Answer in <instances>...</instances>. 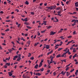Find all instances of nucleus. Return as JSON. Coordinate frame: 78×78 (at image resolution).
Here are the masks:
<instances>
[{
	"mask_svg": "<svg viewBox=\"0 0 78 78\" xmlns=\"http://www.w3.org/2000/svg\"><path fill=\"white\" fill-rule=\"evenodd\" d=\"M62 49H63V48H59L58 50V51H60V50H61Z\"/></svg>",
	"mask_w": 78,
	"mask_h": 78,
	"instance_id": "412c9836",
	"label": "nucleus"
},
{
	"mask_svg": "<svg viewBox=\"0 0 78 78\" xmlns=\"http://www.w3.org/2000/svg\"><path fill=\"white\" fill-rule=\"evenodd\" d=\"M8 74H9V76H11L12 75V73H11L10 72H9Z\"/></svg>",
	"mask_w": 78,
	"mask_h": 78,
	"instance_id": "423d86ee",
	"label": "nucleus"
},
{
	"mask_svg": "<svg viewBox=\"0 0 78 78\" xmlns=\"http://www.w3.org/2000/svg\"><path fill=\"white\" fill-rule=\"evenodd\" d=\"M45 31H46V30H45L43 31H41V33H45Z\"/></svg>",
	"mask_w": 78,
	"mask_h": 78,
	"instance_id": "c85d7f7f",
	"label": "nucleus"
},
{
	"mask_svg": "<svg viewBox=\"0 0 78 78\" xmlns=\"http://www.w3.org/2000/svg\"><path fill=\"white\" fill-rule=\"evenodd\" d=\"M75 6H76V7H78V3L77 4V5H75Z\"/></svg>",
	"mask_w": 78,
	"mask_h": 78,
	"instance_id": "774afa93",
	"label": "nucleus"
},
{
	"mask_svg": "<svg viewBox=\"0 0 78 78\" xmlns=\"http://www.w3.org/2000/svg\"><path fill=\"white\" fill-rule=\"evenodd\" d=\"M23 78H27L26 76H24L23 77Z\"/></svg>",
	"mask_w": 78,
	"mask_h": 78,
	"instance_id": "052dcab7",
	"label": "nucleus"
},
{
	"mask_svg": "<svg viewBox=\"0 0 78 78\" xmlns=\"http://www.w3.org/2000/svg\"><path fill=\"white\" fill-rule=\"evenodd\" d=\"M5 64L6 65L8 66H10V63H7Z\"/></svg>",
	"mask_w": 78,
	"mask_h": 78,
	"instance_id": "a211bd4d",
	"label": "nucleus"
},
{
	"mask_svg": "<svg viewBox=\"0 0 78 78\" xmlns=\"http://www.w3.org/2000/svg\"><path fill=\"white\" fill-rule=\"evenodd\" d=\"M39 44V43H35L34 46H36L37 45H38V44Z\"/></svg>",
	"mask_w": 78,
	"mask_h": 78,
	"instance_id": "5701e85b",
	"label": "nucleus"
},
{
	"mask_svg": "<svg viewBox=\"0 0 78 78\" xmlns=\"http://www.w3.org/2000/svg\"><path fill=\"white\" fill-rule=\"evenodd\" d=\"M42 66V63H40V64L39 65V67H41Z\"/></svg>",
	"mask_w": 78,
	"mask_h": 78,
	"instance_id": "f8f14e48",
	"label": "nucleus"
},
{
	"mask_svg": "<svg viewBox=\"0 0 78 78\" xmlns=\"http://www.w3.org/2000/svg\"><path fill=\"white\" fill-rule=\"evenodd\" d=\"M78 2H76L75 3V5H77L78 4Z\"/></svg>",
	"mask_w": 78,
	"mask_h": 78,
	"instance_id": "5fc2aeb1",
	"label": "nucleus"
},
{
	"mask_svg": "<svg viewBox=\"0 0 78 78\" xmlns=\"http://www.w3.org/2000/svg\"><path fill=\"white\" fill-rule=\"evenodd\" d=\"M67 48H66V49H64V50H63V51H67Z\"/></svg>",
	"mask_w": 78,
	"mask_h": 78,
	"instance_id": "a18cd8bd",
	"label": "nucleus"
},
{
	"mask_svg": "<svg viewBox=\"0 0 78 78\" xmlns=\"http://www.w3.org/2000/svg\"><path fill=\"white\" fill-rule=\"evenodd\" d=\"M61 3L62 4V6H64V4H63V2H61Z\"/></svg>",
	"mask_w": 78,
	"mask_h": 78,
	"instance_id": "c9c22d12",
	"label": "nucleus"
},
{
	"mask_svg": "<svg viewBox=\"0 0 78 78\" xmlns=\"http://www.w3.org/2000/svg\"><path fill=\"white\" fill-rule=\"evenodd\" d=\"M25 3L26 4V5H28L29 4V2H28V1H26Z\"/></svg>",
	"mask_w": 78,
	"mask_h": 78,
	"instance_id": "f3484780",
	"label": "nucleus"
},
{
	"mask_svg": "<svg viewBox=\"0 0 78 78\" xmlns=\"http://www.w3.org/2000/svg\"><path fill=\"white\" fill-rule=\"evenodd\" d=\"M10 20H5V22H10Z\"/></svg>",
	"mask_w": 78,
	"mask_h": 78,
	"instance_id": "ea45409f",
	"label": "nucleus"
},
{
	"mask_svg": "<svg viewBox=\"0 0 78 78\" xmlns=\"http://www.w3.org/2000/svg\"><path fill=\"white\" fill-rule=\"evenodd\" d=\"M51 27H52V26H49L48 27L47 29H49V28H51Z\"/></svg>",
	"mask_w": 78,
	"mask_h": 78,
	"instance_id": "aec40b11",
	"label": "nucleus"
},
{
	"mask_svg": "<svg viewBox=\"0 0 78 78\" xmlns=\"http://www.w3.org/2000/svg\"><path fill=\"white\" fill-rule=\"evenodd\" d=\"M59 57H61V54H59L56 56V58H59Z\"/></svg>",
	"mask_w": 78,
	"mask_h": 78,
	"instance_id": "9d476101",
	"label": "nucleus"
},
{
	"mask_svg": "<svg viewBox=\"0 0 78 78\" xmlns=\"http://www.w3.org/2000/svg\"><path fill=\"white\" fill-rule=\"evenodd\" d=\"M20 59H21V58H20V57H19V58H17V61H20Z\"/></svg>",
	"mask_w": 78,
	"mask_h": 78,
	"instance_id": "4468645a",
	"label": "nucleus"
},
{
	"mask_svg": "<svg viewBox=\"0 0 78 78\" xmlns=\"http://www.w3.org/2000/svg\"><path fill=\"white\" fill-rule=\"evenodd\" d=\"M49 46L48 45H46V48H47V49H48V48H49Z\"/></svg>",
	"mask_w": 78,
	"mask_h": 78,
	"instance_id": "1a4fd4ad",
	"label": "nucleus"
},
{
	"mask_svg": "<svg viewBox=\"0 0 78 78\" xmlns=\"http://www.w3.org/2000/svg\"><path fill=\"white\" fill-rule=\"evenodd\" d=\"M44 62V59H42L41 61V62L40 63H41V64H42V62Z\"/></svg>",
	"mask_w": 78,
	"mask_h": 78,
	"instance_id": "bb28decb",
	"label": "nucleus"
},
{
	"mask_svg": "<svg viewBox=\"0 0 78 78\" xmlns=\"http://www.w3.org/2000/svg\"><path fill=\"white\" fill-rule=\"evenodd\" d=\"M34 68L35 69H37V68H38V65L37 64L36 65H35Z\"/></svg>",
	"mask_w": 78,
	"mask_h": 78,
	"instance_id": "6e6552de",
	"label": "nucleus"
},
{
	"mask_svg": "<svg viewBox=\"0 0 78 78\" xmlns=\"http://www.w3.org/2000/svg\"><path fill=\"white\" fill-rule=\"evenodd\" d=\"M70 2V0H69V1H67L66 2V4H67H67H68V3H69V2Z\"/></svg>",
	"mask_w": 78,
	"mask_h": 78,
	"instance_id": "7c9ffc66",
	"label": "nucleus"
},
{
	"mask_svg": "<svg viewBox=\"0 0 78 78\" xmlns=\"http://www.w3.org/2000/svg\"><path fill=\"white\" fill-rule=\"evenodd\" d=\"M15 11H17V12H19V9H15Z\"/></svg>",
	"mask_w": 78,
	"mask_h": 78,
	"instance_id": "a19ab883",
	"label": "nucleus"
},
{
	"mask_svg": "<svg viewBox=\"0 0 78 78\" xmlns=\"http://www.w3.org/2000/svg\"><path fill=\"white\" fill-rule=\"evenodd\" d=\"M66 73L67 76H69L70 75V73H69V72H67Z\"/></svg>",
	"mask_w": 78,
	"mask_h": 78,
	"instance_id": "9b49d317",
	"label": "nucleus"
},
{
	"mask_svg": "<svg viewBox=\"0 0 78 78\" xmlns=\"http://www.w3.org/2000/svg\"><path fill=\"white\" fill-rule=\"evenodd\" d=\"M61 8L60 7H57L56 9V10H59V9H61Z\"/></svg>",
	"mask_w": 78,
	"mask_h": 78,
	"instance_id": "ddd939ff",
	"label": "nucleus"
},
{
	"mask_svg": "<svg viewBox=\"0 0 78 78\" xmlns=\"http://www.w3.org/2000/svg\"><path fill=\"white\" fill-rule=\"evenodd\" d=\"M27 28H28V29H31V27L28 26H27Z\"/></svg>",
	"mask_w": 78,
	"mask_h": 78,
	"instance_id": "a878e982",
	"label": "nucleus"
},
{
	"mask_svg": "<svg viewBox=\"0 0 78 78\" xmlns=\"http://www.w3.org/2000/svg\"><path fill=\"white\" fill-rule=\"evenodd\" d=\"M6 59L5 60V58H3V61H4V62H6Z\"/></svg>",
	"mask_w": 78,
	"mask_h": 78,
	"instance_id": "473e14b6",
	"label": "nucleus"
},
{
	"mask_svg": "<svg viewBox=\"0 0 78 78\" xmlns=\"http://www.w3.org/2000/svg\"><path fill=\"white\" fill-rule=\"evenodd\" d=\"M0 13H1V14H3V11H1L0 12Z\"/></svg>",
	"mask_w": 78,
	"mask_h": 78,
	"instance_id": "e2e57ef3",
	"label": "nucleus"
},
{
	"mask_svg": "<svg viewBox=\"0 0 78 78\" xmlns=\"http://www.w3.org/2000/svg\"><path fill=\"white\" fill-rule=\"evenodd\" d=\"M26 76L27 78H30V75H29V74H26Z\"/></svg>",
	"mask_w": 78,
	"mask_h": 78,
	"instance_id": "0eeeda50",
	"label": "nucleus"
},
{
	"mask_svg": "<svg viewBox=\"0 0 78 78\" xmlns=\"http://www.w3.org/2000/svg\"><path fill=\"white\" fill-rule=\"evenodd\" d=\"M21 25V24H20V23L18 25V27H20V26Z\"/></svg>",
	"mask_w": 78,
	"mask_h": 78,
	"instance_id": "6e6d98bb",
	"label": "nucleus"
},
{
	"mask_svg": "<svg viewBox=\"0 0 78 78\" xmlns=\"http://www.w3.org/2000/svg\"><path fill=\"white\" fill-rule=\"evenodd\" d=\"M42 5H43V3H41L40 4V6H42Z\"/></svg>",
	"mask_w": 78,
	"mask_h": 78,
	"instance_id": "13d9d810",
	"label": "nucleus"
},
{
	"mask_svg": "<svg viewBox=\"0 0 78 78\" xmlns=\"http://www.w3.org/2000/svg\"><path fill=\"white\" fill-rule=\"evenodd\" d=\"M18 57V56L17 55L14 56V58L13 59V60H14V61L16 60V58H17Z\"/></svg>",
	"mask_w": 78,
	"mask_h": 78,
	"instance_id": "20e7f679",
	"label": "nucleus"
},
{
	"mask_svg": "<svg viewBox=\"0 0 78 78\" xmlns=\"http://www.w3.org/2000/svg\"><path fill=\"white\" fill-rule=\"evenodd\" d=\"M27 18H26L24 19H23V18H22L21 20H23V21H25V22H27V21H28V20L27 19Z\"/></svg>",
	"mask_w": 78,
	"mask_h": 78,
	"instance_id": "f03ea898",
	"label": "nucleus"
},
{
	"mask_svg": "<svg viewBox=\"0 0 78 78\" xmlns=\"http://www.w3.org/2000/svg\"><path fill=\"white\" fill-rule=\"evenodd\" d=\"M75 20H72L71 21V22H75Z\"/></svg>",
	"mask_w": 78,
	"mask_h": 78,
	"instance_id": "c03bdc74",
	"label": "nucleus"
},
{
	"mask_svg": "<svg viewBox=\"0 0 78 78\" xmlns=\"http://www.w3.org/2000/svg\"><path fill=\"white\" fill-rule=\"evenodd\" d=\"M73 49V46H72L70 48V50H72Z\"/></svg>",
	"mask_w": 78,
	"mask_h": 78,
	"instance_id": "338daca9",
	"label": "nucleus"
},
{
	"mask_svg": "<svg viewBox=\"0 0 78 78\" xmlns=\"http://www.w3.org/2000/svg\"><path fill=\"white\" fill-rule=\"evenodd\" d=\"M56 21H54V22H58V21H59V20H58V19H56Z\"/></svg>",
	"mask_w": 78,
	"mask_h": 78,
	"instance_id": "4c0bfd02",
	"label": "nucleus"
},
{
	"mask_svg": "<svg viewBox=\"0 0 78 78\" xmlns=\"http://www.w3.org/2000/svg\"><path fill=\"white\" fill-rule=\"evenodd\" d=\"M9 31V29H7L5 30V31Z\"/></svg>",
	"mask_w": 78,
	"mask_h": 78,
	"instance_id": "f704fd0d",
	"label": "nucleus"
},
{
	"mask_svg": "<svg viewBox=\"0 0 78 78\" xmlns=\"http://www.w3.org/2000/svg\"><path fill=\"white\" fill-rule=\"evenodd\" d=\"M59 1H58V3L56 4V5L57 6H59Z\"/></svg>",
	"mask_w": 78,
	"mask_h": 78,
	"instance_id": "c756f323",
	"label": "nucleus"
},
{
	"mask_svg": "<svg viewBox=\"0 0 78 78\" xmlns=\"http://www.w3.org/2000/svg\"><path fill=\"white\" fill-rule=\"evenodd\" d=\"M48 9H51V6H50V7H48Z\"/></svg>",
	"mask_w": 78,
	"mask_h": 78,
	"instance_id": "3c124183",
	"label": "nucleus"
},
{
	"mask_svg": "<svg viewBox=\"0 0 78 78\" xmlns=\"http://www.w3.org/2000/svg\"><path fill=\"white\" fill-rule=\"evenodd\" d=\"M31 59L32 60H33V59H34V57H31Z\"/></svg>",
	"mask_w": 78,
	"mask_h": 78,
	"instance_id": "4d7b16f0",
	"label": "nucleus"
},
{
	"mask_svg": "<svg viewBox=\"0 0 78 78\" xmlns=\"http://www.w3.org/2000/svg\"><path fill=\"white\" fill-rule=\"evenodd\" d=\"M41 72H43L44 71V69L43 68H42V69H40Z\"/></svg>",
	"mask_w": 78,
	"mask_h": 78,
	"instance_id": "2eb2a0df",
	"label": "nucleus"
},
{
	"mask_svg": "<svg viewBox=\"0 0 78 78\" xmlns=\"http://www.w3.org/2000/svg\"><path fill=\"white\" fill-rule=\"evenodd\" d=\"M73 52H74V53L76 51L75 50V48H73Z\"/></svg>",
	"mask_w": 78,
	"mask_h": 78,
	"instance_id": "e433bc0d",
	"label": "nucleus"
},
{
	"mask_svg": "<svg viewBox=\"0 0 78 78\" xmlns=\"http://www.w3.org/2000/svg\"><path fill=\"white\" fill-rule=\"evenodd\" d=\"M57 13H58V14H55V16H62V14H61V10L58 11Z\"/></svg>",
	"mask_w": 78,
	"mask_h": 78,
	"instance_id": "f257e3e1",
	"label": "nucleus"
},
{
	"mask_svg": "<svg viewBox=\"0 0 78 78\" xmlns=\"http://www.w3.org/2000/svg\"><path fill=\"white\" fill-rule=\"evenodd\" d=\"M37 75H38V76H40V75H41V74L39 73H38Z\"/></svg>",
	"mask_w": 78,
	"mask_h": 78,
	"instance_id": "cd10ccee",
	"label": "nucleus"
},
{
	"mask_svg": "<svg viewBox=\"0 0 78 78\" xmlns=\"http://www.w3.org/2000/svg\"><path fill=\"white\" fill-rule=\"evenodd\" d=\"M43 23H47V21H43Z\"/></svg>",
	"mask_w": 78,
	"mask_h": 78,
	"instance_id": "09e8293b",
	"label": "nucleus"
},
{
	"mask_svg": "<svg viewBox=\"0 0 78 78\" xmlns=\"http://www.w3.org/2000/svg\"><path fill=\"white\" fill-rule=\"evenodd\" d=\"M76 56H77V54H75L74 56H73V58H75V57H76Z\"/></svg>",
	"mask_w": 78,
	"mask_h": 78,
	"instance_id": "dca6fc26",
	"label": "nucleus"
},
{
	"mask_svg": "<svg viewBox=\"0 0 78 78\" xmlns=\"http://www.w3.org/2000/svg\"><path fill=\"white\" fill-rule=\"evenodd\" d=\"M8 50L10 52V53H11V52H12V49H9Z\"/></svg>",
	"mask_w": 78,
	"mask_h": 78,
	"instance_id": "6ab92c4d",
	"label": "nucleus"
},
{
	"mask_svg": "<svg viewBox=\"0 0 78 78\" xmlns=\"http://www.w3.org/2000/svg\"><path fill=\"white\" fill-rule=\"evenodd\" d=\"M56 33V32H53L52 31H51L50 33V35H54Z\"/></svg>",
	"mask_w": 78,
	"mask_h": 78,
	"instance_id": "39448f33",
	"label": "nucleus"
},
{
	"mask_svg": "<svg viewBox=\"0 0 78 78\" xmlns=\"http://www.w3.org/2000/svg\"><path fill=\"white\" fill-rule=\"evenodd\" d=\"M31 14H32V15H34V13L33 12H31Z\"/></svg>",
	"mask_w": 78,
	"mask_h": 78,
	"instance_id": "79ce46f5",
	"label": "nucleus"
},
{
	"mask_svg": "<svg viewBox=\"0 0 78 78\" xmlns=\"http://www.w3.org/2000/svg\"><path fill=\"white\" fill-rule=\"evenodd\" d=\"M72 55H70V56L69 57V59H71V58H72Z\"/></svg>",
	"mask_w": 78,
	"mask_h": 78,
	"instance_id": "603ef678",
	"label": "nucleus"
},
{
	"mask_svg": "<svg viewBox=\"0 0 78 78\" xmlns=\"http://www.w3.org/2000/svg\"><path fill=\"white\" fill-rule=\"evenodd\" d=\"M51 10H52L53 9H55V8H56V6L55 5H54L53 6H51Z\"/></svg>",
	"mask_w": 78,
	"mask_h": 78,
	"instance_id": "7ed1b4c3",
	"label": "nucleus"
},
{
	"mask_svg": "<svg viewBox=\"0 0 78 78\" xmlns=\"http://www.w3.org/2000/svg\"><path fill=\"white\" fill-rule=\"evenodd\" d=\"M49 53H50V54H51V53H53V50L51 51Z\"/></svg>",
	"mask_w": 78,
	"mask_h": 78,
	"instance_id": "37998d69",
	"label": "nucleus"
},
{
	"mask_svg": "<svg viewBox=\"0 0 78 78\" xmlns=\"http://www.w3.org/2000/svg\"><path fill=\"white\" fill-rule=\"evenodd\" d=\"M74 69H73L72 70H71L70 71V72H73V71H74Z\"/></svg>",
	"mask_w": 78,
	"mask_h": 78,
	"instance_id": "58836bf2",
	"label": "nucleus"
},
{
	"mask_svg": "<svg viewBox=\"0 0 78 78\" xmlns=\"http://www.w3.org/2000/svg\"><path fill=\"white\" fill-rule=\"evenodd\" d=\"M76 33V31H74L73 32V34H75Z\"/></svg>",
	"mask_w": 78,
	"mask_h": 78,
	"instance_id": "864d4df0",
	"label": "nucleus"
},
{
	"mask_svg": "<svg viewBox=\"0 0 78 78\" xmlns=\"http://www.w3.org/2000/svg\"><path fill=\"white\" fill-rule=\"evenodd\" d=\"M70 41L68 42V43L67 44H66V45H69V44H70Z\"/></svg>",
	"mask_w": 78,
	"mask_h": 78,
	"instance_id": "72a5a7b5",
	"label": "nucleus"
},
{
	"mask_svg": "<svg viewBox=\"0 0 78 78\" xmlns=\"http://www.w3.org/2000/svg\"><path fill=\"white\" fill-rule=\"evenodd\" d=\"M47 3H45L44 4V6H47Z\"/></svg>",
	"mask_w": 78,
	"mask_h": 78,
	"instance_id": "69168bd1",
	"label": "nucleus"
},
{
	"mask_svg": "<svg viewBox=\"0 0 78 78\" xmlns=\"http://www.w3.org/2000/svg\"><path fill=\"white\" fill-rule=\"evenodd\" d=\"M66 59H64V60H63V61H64L65 62H66Z\"/></svg>",
	"mask_w": 78,
	"mask_h": 78,
	"instance_id": "de8ad7c7",
	"label": "nucleus"
},
{
	"mask_svg": "<svg viewBox=\"0 0 78 78\" xmlns=\"http://www.w3.org/2000/svg\"><path fill=\"white\" fill-rule=\"evenodd\" d=\"M29 62V64H31V61L30 60H29L28 61Z\"/></svg>",
	"mask_w": 78,
	"mask_h": 78,
	"instance_id": "bf43d9fd",
	"label": "nucleus"
},
{
	"mask_svg": "<svg viewBox=\"0 0 78 78\" xmlns=\"http://www.w3.org/2000/svg\"><path fill=\"white\" fill-rule=\"evenodd\" d=\"M30 41H28L27 43V44H29V45H30Z\"/></svg>",
	"mask_w": 78,
	"mask_h": 78,
	"instance_id": "393cba45",
	"label": "nucleus"
},
{
	"mask_svg": "<svg viewBox=\"0 0 78 78\" xmlns=\"http://www.w3.org/2000/svg\"><path fill=\"white\" fill-rule=\"evenodd\" d=\"M47 62H48V63L49 64H50V60H48Z\"/></svg>",
	"mask_w": 78,
	"mask_h": 78,
	"instance_id": "2f4dec72",
	"label": "nucleus"
},
{
	"mask_svg": "<svg viewBox=\"0 0 78 78\" xmlns=\"http://www.w3.org/2000/svg\"><path fill=\"white\" fill-rule=\"evenodd\" d=\"M24 35H25V36H26V37L28 36L27 34H24Z\"/></svg>",
	"mask_w": 78,
	"mask_h": 78,
	"instance_id": "680f3d73",
	"label": "nucleus"
},
{
	"mask_svg": "<svg viewBox=\"0 0 78 78\" xmlns=\"http://www.w3.org/2000/svg\"><path fill=\"white\" fill-rule=\"evenodd\" d=\"M69 69H70V67H67L66 69V71H67V70H69Z\"/></svg>",
	"mask_w": 78,
	"mask_h": 78,
	"instance_id": "4be33fe9",
	"label": "nucleus"
},
{
	"mask_svg": "<svg viewBox=\"0 0 78 78\" xmlns=\"http://www.w3.org/2000/svg\"><path fill=\"white\" fill-rule=\"evenodd\" d=\"M76 25V24H75V23H73V24H72V26L73 27L74 26V25Z\"/></svg>",
	"mask_w": 78,
	"mask_h": 78,
	"instance_id": "0e129e2a",
	"label": "nucleus"
},
{
	"mask_svg": "<svg viewBox=\"0 0 78 78\" xmlns=\"http://www.w3.org/2000/svg\"><path fill=\"white\" fill-rule=\"evenodd\" d=\"M29 55H28V57H30L31 56V53H29Z\"/></svg>",
	"mask_w": 78,
	"mask_h": 78,
	"instance_id": "b1692460",
	"label": "nucleus"
},
{
	"mask_svg": "<svg viewBox=\"0 0 78 78\" xmlns=\"http://www.w3.org/2000/svg\"><path fill=\"white\" fill-rule=\"evenodd\" d=\"M24 24H25V25H28V23H27V22H25Z\"/></svg>",
	"mask_w": 78,
	"mask_h": 78,
	"instance_id": "8fccbe9b",
	"label": "nucleus"
},
{
	"mask_svg": "<svg viewBox=\"0 0 78 78\" xmlns=\"http://www.w3.org/2000/svg\"><path fill=\"white\" fill-rule=\"evenodd\" d=\"M38 8H39L40 9H42V7L40 6H39Z\"/></svg>",
	"mask_w": 78,
	"mask_h": 78,
	"instance_id": "49530a36",
	"label": "nucleus"
}]
</instances>
